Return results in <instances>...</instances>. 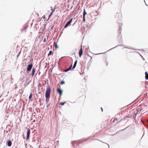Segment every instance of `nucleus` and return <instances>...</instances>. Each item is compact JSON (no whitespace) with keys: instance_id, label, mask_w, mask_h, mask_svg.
<instances>
[{"instance_id":"nucleus-38","label":"nucleus","mask_w":148,"mask_h":148,"mask_svg":"<svg viewBox=\"0 0 148 148\" xmlns=\"http://www.w3.org/2000/svg\"><path fill=\"white\" fill-rule=\"evenodd\" d=\"M106 65H107H107H108V62H106Z\"/></svg>"},{"instance_id":"nucleus-2","label":"nucleus","mask_w":148,"mask_h":148,"mask_svg":"<svg viewBox=\"0 0 148 148\" xmlns=\"http://www.w3.org/2000/svg\"><path fill=\"white\" fill-rule=\"evenodd\" d=\"M50 92L51 89L49 87L47 88L45 93V96L46 98H49Z\"/></svg>"},{"instance_id":"nucleus-13","label":"nucleus","mask_w":148,"mask_h":148,"mask_svg":"<svg viewBox=\"0 0 148 148\" xmlns=\"http://www.w3.org/2000/svg\"><path fill=\"white\" fill-rule=\"evenodd\" d=\"M27 29V27H24V28H23V29L22 30V32H24V31H25V32H26V29Z\"/></svg>"},{"instance_id":"nucleus-24","label":"nucleus","mask_w":148,"mask_h":148,"mask_svg":"<svg viewBox=\"0 0 148 148\" xmlns=\"http://www.w3.org/2000/svg\"><path fill=\"white\" fill-rule=\"evenodd\" d=\"M55 9H51V12L53 13L55 11Z\"/></svg>"},{"instance_id":"nucleus-36","label":"nucleus","mask_w":148,"mask_h":148,"mask_svg":"<svg viewBox=\"0 0 148 148\" xmlns=\"http://www.w3.org/2000/svg\"><path fill=\"white\" fill-rule=\"evenodd\" d=\"M88 138H86V139H85V140H88Z\"/></svg>"},{"instance_id":"nucleus-21","label":"nucleus","mask_w":148,"mask_h":148,"mask_svg":"<svg viewBox=\"0 0 148 148\" xmlns=\"http://www.w3.org/2000/svg\"><path fill=\"white\" fill-rule=\"evenodd\" d=\"M138 111L139 110V112H140L142 110V109H140V108H138L136 110L138 111Z\"/></svg>"},{"instance_id":"nucleus-34","label":"nucleus","mask_w":148,"mask_h":148,"mask_svg":"<svg viewBox=\"0 0 148 148\" xmlns=\"http://www.w3.org/2000/svg\"><path fill=\"white\" fill-rule=\"evenodd\" d=\"M128 127H126L123 130H121V131H123V130H125V129L127 128Z\"/></svg>"},{"instance_id":"nucleus-18","label":"nucleus","mask_w":148,"mask_h":148,"mask_svg":"<svg viewBox=\"0 0 148 148\" xmlns=\"http://www.w3.org/2000/svg\"><path fill=\"white\" fill-rule=\"evenodd\" d=\"M121 28H120H120H119V30H118V33H120V34H121Z\"/></svg>"},{"instance_id":"nucleus-26","label":"nucleus","mask_w":148,"mask_h":148,"mask_svg":"<svg viewBox=\"0 0 148 148\" xmlns=\"http://www.w3.org/2000/svg\"><path fill=\"white\" fill-rule=\"evenodd\" d=\"M85 17L83 16V22H84L85 21Z\"/></svg>"},{"instance_id":"nucleus-5","label":"nucleus","mask_w":148,"mask_h":148,"mask_svg":"<svg viewBox=\"0 0 148 148\" xmlns=\"http://www.w3.org/2000/svg\"><path fill=\"white\" fill-rule=\"evenodd\" d=\"M33 66V64H29L27 66V71H31V69L32 68Z\"/></svg>"},{"instance_id":"nucleus-30","label":"nucleus","mask_w":148,"mask_h":148,"mask_svg":"<svg viewBox=\"0 0 148 148\" xmlns=\"http://www.w3.org/2000/svg\"><path fill=\"white\" fill-rule=\"evenodd\" d=\"M64 81H62L61 83V84H64Z\"/></svg>"},{"instance_id":"nucleus-7","label":"nucleus","mask_w":148,"mask_h":148,"mask_svg":"<svg viewBox=\"0 0 148 148\" xmlns=\"http://www.w3.org/2000/svg\"><path fill=\"white\" fill-rule=\"evenodd\" d=\"M58 92L60 94V95H61L62 94V91L60 88H58L57 89Z\"/></svg>"},{"instance_id":"nucleus-40","label":"nucleus","mask_w":148,"mask_h":148,"mask_svg":"<svg viewBox=\"0 0 148 148\" xmlns=\"http://www.w3.org/2000/svg\"><path fill=\"white\" fill-rule=\"evenodd\" d=\"M75 24V23H74L73 24V26Z\"/></svg>"},{"instance_id":"nucleus-33","label":"nucleus","mask_w":148,"mask_h":148,"mask_svg":"<svg viewBox=\"0 0 148 148\" xmlns=\"http://www.w3.org/2000/svg\"><path fill=\"white\" fill-rule=\"evenodd\" d=\"M46 41V38H45L43 40V42H45Z\"/></svg>"},{"instance_id":"nucleus-29","label":"nucleus","mask_w":148,"mask_h":148,"mask_svg":"<svg viewBox=\"0 0 148 148\" xmlns=\"http://www.w3.org/2000/svg\"><path fill=\"white\" fill-rule=\"evenodd\" d=\"M53 13L52 12H51L50 14L49 15V17H51V16L52 15V14Z\"/></svg>"},{"instance_id":"nucleus-27","label":"nucleus","mask_w":148,"mask_h":148,"mask_svg":"<svg viewBox=\"0 0 148 148\" xmlns=\"http://www.w3.org/2000/svg\"><path fill=\"white\" fill-rule=\"evenodd\" d=\"M120 45H119V46H120ZM118 46H119V45H117V46H115V47H113V48H112V49H110L109 50H111V49H114V48H116V47H117Z\"/></svg>"},{"instance_id":"nucleus-42","label":"nucleus","mask_w":148,"mask_h":148,"mask_svg":"<svg viewBox=\"0 0 148 148\" xmlns=\"http://www.w3.org/2000/svg\"><path fill=\"white\" fill-rule=\"evenodd\" d=\"M117 118H115L114 119H116Z\"/></svg>"},{"instance_id":"nucleus-37","label":"nucleus","mask_w":148,"mask_h":148,"mask_svg":"<svg viewBox=\"0 0 148 148\" xmlns=\"http://www.w3.org/2000/svg\"><path fill=\"white\" fill-rule=\"evenodd\" d=\"M101 111H102V112H103V108H101Z\"/></svg>"},{"instance_id":"nucleus-12","label":"nucleus","mask_w":148,"mask_h":148,"mask_svg":"<svg viewBox=\"0 0 148 148\" xmlns=\"http://www.w3.org/2000/svg\"><path fill=\"white\" fill-rule=\"evenodd\" d=\"M125 48H127L128 49H132L136 50V49H134L133 47H125Z\"/></svg>"},{"instance_id":"nucleus-44","label":"nucleus","mask_w":148,"mask_h":148,"mask_svg":"<svg viewBox=\"0 0 148 148\" xmlns=\"http://www.w3.org/2000/svg\"><path fill=\"white\" fill-rule=\"evenodd\" d=\"M68 8H69V6H68Z\"/></svg>"},{"instance_id":"nucleus-4","label":"nucleus","mask_w":148,"mask_h":148,"mask_svg":"<svg viewBox=\"0 0 148 148\" xmlns=\"http://www.w3.org/2000/svg\"><path fill=\"white\" fill-rule=\"evenodd\" d=\"M83 53V51L82 48V45H81V47L80 49L79 50V56L80 57H81L82 56Z\"/></svg>"},{"instance_id":"nucleus-25","label":"nucleus","mask_w":148,"mask_h":148,"mask_svg":"<svg viewBox=\"0 0 148 148\" xmlns=\"http://www.w3.org/2000/svg\"><path fill=\"white\" fill-rule=\"evenodd\" d=\"M65 104V102H61L60 103V105H62V106H63Z\"/></svg>"},{"instance_id":"nucleus-22","label":"nucleus","mask_w":148,"mask_h":148,"mask_svg":"<svg viewBox=\"0 0 148 148\" xmlns=\"http://www.w3.org/2000/svg\"><path fill=\"white\" fill-rule=\"evenodd\" d=\"M145 79L146 80L148 79V75H146L145 76Z\"/></svg>"},{"instance_id":"nucleus-10","label":"nucleus","mask_w":148,"mask_h":148,"mask_svg":"<svg viewBox=\"0 0 148 148\" xmlns=\"http://www.w3.org/2000/svg\"><path fill=\"white\" fill-rule=\"evenodd\" d=\"M7 143V145L8 146L10 147L11 145L12 142L10 140L8 141Z\"/></svg>"},{"instance_id":"nucleus-20","label":"nucleus","mask_w":148,"mask_h":148,"mask_svg":"<svg viewBox=\"0 0 148 148\" xmlns=\"http://www.w3.org/2000/svg\"><path fill=\"white\" fill-rule=\"evenodd\" d=\"M32 93H31L29 96V99H31V98H32Z\"/></svg>"},{"instance_id":"nucleus-3","label":"nucleus","mask_w":148,"mask_h":148,"mask_svg":"<svg viewBox=\"0 0 148 148\" xmlns=\"http://www.w3.org/2000/svg\"><path fill=\"white\" fill-rule=\"evenodd\" d=\"M83 141L80 142V141H72L71 143H72L73 145V146L74 148H77V147L79 144L83 142Z\"/></svg>"},{"instance_id":"nucleus-19","label":"nucleus","mask_w":148,"mask_h":148,"mask_svg":"<svg viewBox=\"0 0 148 148\" xmlns=\"http://www.w3.org/2000/svg\"><path fill=\"white\" fill-rule=\"evenodd\" d=\"M139 112V110L138 111H138L136 110V112L135 111H134V114L135 115H136L138 112Z\"/></svg>"},{"instance_id":"nucleus-6","label":"nucleus","mask_w":148,"mask_h":148,"mask_svg":"<svg viewBox=\"0 0 148 148\" xmlns=\"http://www.w3.org/2000/svg\"><path fill=\"white\" fill-rule=\"evenodd\" d=\"M27 136H26V138L27 139V140L29 138V134L30 133V130L29 128H28L27 129Z\"/></svg>"},{"instance_id":"nucleus-28","label":"nucleus","mask_w":148,"mask_h":148,"mask_svg":"<svg viewBox=\"0 0 148 148\" xmlns=\"http://www.w3.org/2000/svg\"><path fill=\"white\" fill-rule=\"evenodd\" d=\"M119 28H121V26L122 25V24L121 23H119Z\"/></svg>"},{"instance_id":"nucleus-15","label":"nucleus","mask_w":148,"mask_h":148,"mask_svg":"<svg viewBox=\"0 0 148 148\" xmlns=\"http://www.w3.org/2000/svg\"><path fill=\"white\" fill-rule=\"evenodd\" d=\"M77 64L75 63H74L73 66V68H72V70H73L76 67V66Z\"/></svg>"},{"instance_id":"nucleus-9","label":"nucleus","mask_w":148,"mask_h":148,"mask_svg":"<svg viewBox=\"0 0 148 148\" xmlns=\"http://www.w3.org/2000/svg\"><path fill=\"white\" fill-rule=\"evenodd\" d=\"M72 64L71 66H70V67L67 69H65V72H67V71H69L70 70H71V69H72Z\"/></svg>"},{"instance_id":"nucleus-45","label":"nucleus","mask_w":148,"mask_h":148,"mask_svg":"<svg viewBox=\"0 0 148 148\" xmlns=\"http://www.w3.org/2000/svg\"><path fill=\"white\" fill-rule=\"evenodd\" d=\"M72 8V7H71L70 8L71 9Z\"/></svg>"},{"instance_id":"nucleus-35","label":"nucleus","mask_w":148,"mask_h":148,"mask_svg":"<svg viewBox=\"0 0 148 148\" xmlns=\"http://www.w3.org/2000/svg\"><path fill=\"white\" fill-rule=\"evenodd\" d=\"M100 53L97 54H103V53Z\"/></svg>"},{"instance_id":"nucleus-17","label":"nucleus","mask_w":148,"mask_h":148,"mask_svg":"<svg viewBox=\"0 0 148 148\" xmlns=\"http://www.w3.org/2000/svg\"><path fill=\"white\" fill-rule=\"evenodd\" d=\"M54 45H55V47L57 48H58V45H57V44L55 42H54Z\"/></svg>"},{"instance_id":"nucleus-31","label":"nucleus","mask_w":148,"mask_h":148,"mask_svg":"<svg viewBox=\"0 0 148 148\" xmlns=\"http://www.w3.org/2000/svg\"><path fill=\"white\" fill-rule=\"evenodd\" d=\"M77 61L76 60L75 62L74 63L77 64Z\"/></svg>"},{"instance_id":"nucleus-1","label":"nucleus","mask_w":148,"mask_h":148,"mask_svg":"<svg viewBox=\"0 0 148 148\" xmlns=\"http://www.w3.org/2000/svg\"><path fill=\"white\" fill-rule=\"evenodd\" d=\"M73 20V18L72 17H70L69 16L66 19L67 23L65 24V28L67 27L68 26H70L71 23Z\"/></svg>"},{"instance_id":"nucleus-8","label":"nucleus","mask_w":148,"mask_h":148,"mask_svg":"<svg viewBox=\"0 0 148 148\" xmlns=\"http://www.w3.org/2000/svg\"><path fill=\"white\" fill-rule=\"evenodd\" d=\"M35 72V69L34 68H33L32 71V73H31L32 77H33L34 75V73Z\"/></svg>"},{"instance_id":"nucleus-41","label":"nucleus","mask_w":148,"mask_h":148,"mask_svg":"<svg viewBox=\"0 0 148 148\" xmlns=\"http://www.w3.org/2000/svg\"><path fill=\"white\" fill-rule=\"evenodd\" d=\"M108 147L109 148L110 147H109V145H108Z\"/></svg>"},{"instance_id":"nucleus-43","label":"nucleus","mask_w":148,"mask_h":148,"mask_svg":"<svg viewBox=\"0 0 148 148\" xmlns=\"http://www.w3.org/2000/svg\"><path fill=\"white\" fill-rule=\"evenodd\" d=\"M146 5L147 6H148V5H147L146 4Z\"/></svg>"},{"instance_id":"nucleus-11","label":"nucleus","mask_w":148,"mask_h":148,"mask_svg":"<svg viewBox=\"0 0 148 148\" xmlns=\"http://www.w3.org/2000/svg\"><path fill=\"white\" fill-rule=\"evenodd\" d=\"M87 13L85 9L84 8V12L83 14V16L85 17V15L87 14Z\"/></svg>"},{"instance_id":"nucleus-39","label":"nucleus","mask_w":148,"mask_h":148,"mask_svg":"<svg viewBox=\"0 0 148 148\" xmlns=\"http://www.w3.org/2000/svg\"><path fill=\"white\" fill-rule=\"evenodd\" d=\"M53 27H51V29H52V28H53Z\"/></svg>"},{"instance_id":"nucleus-14","label":"nucleus","mask_w":148,"mask_h":148,"mask_svg":"<svg viewBox=\"0 0 148 148\" xmlns=\"http://www.w3.org/2000/svg\"><path fill=\"white\" fill-rule=\"evenodd\" d=\"M77 64L75 63H74L73 66V68H72V70H73L76 67V66Z\"/></svg>"},{"instance_id":"nucleus-23","label":"nucleus","mask_w":148,"mask_h":148,"mask_svg":"<svg viewBox=\"0 0 148 148\" xmlns=\"http://www.w3.org/2000/svg\"><path fill=\"white\" fill-rule=\"evenodd\" d=\"M49 98H46V102L47 103L48 101H49Z\"/></svg>"},{"instance_id":"nucleus-32","label":"nucleus","mask_w":148,"mask_h":148,"mask_svg":"<svg viewBox=\"0 0 148 148\" xmlns=\"http://www.w3.org/2000/svg\"><path fill=\"white\" fill-rule=\"evenodd\" d=\"M146 74L147 75V74L148 75V73H147V72H145V75H146Z\"/></svg>"},{"instance_id":"nucleus-16","label":"nucleus","mask_w":148,"mask_h":148,"mask_svg":"<svg viewBox=\"0 0 148 148\" xmlns=\"http://www.w3.org/2000/svg\"><path fill=\"white\" fill-rule=\"evenodd\" d=\"M52 53H52V51H49V53L48 54V56H49L51 55Z\"/></svg>"}]
</instances>
